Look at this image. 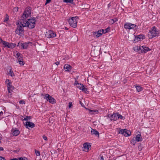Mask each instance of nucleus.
Listing matches in <instances>:
<instances>
[{"label":"nucleus","mask_w":160,"mask_h":160,"mask_svg":"<svg viewBox=\"0 0 160 160\" xmlns=\"http://www.w3.org/2000/svg\"><path fill=\"white\" fill-rule=\"evenodd\" d=\"M118 114L119 113L117 112L113 113V114H109L107 115V117L109 118L111 121H116L118 119Z\"/></svg>","instance_id":"nucleus-6"},{"label":"nucleus","mask_w":160,"mask_h":160,"mask_svg":"<svg viewBox=\"0 0 160 160\" xmlns=\"http://www.w3.org/2000/svg\"><path fill=\"white\" fill-rule=\"evenodd\" d=\"M7 88L8 93H11V92L12 91V90L14 88V87L12 86L11 84L8 86Z\"/></svg>","instance_id":"nucleus-21"},{"label":"nucleus","mask_w":160,"mask_h":160,"mask_svg":"<svg viewBox=\"0 0 160 160\" xmlns=\"http://www.w3.org/2000/svg\"><path fill=\"white\" fill-rule=\"evenodd\" d=\"M3 148L2 147H0V150H1V151H3Z\"/></svg>","instance_id":"nucleus-55"},{"label":"nucleus","mask_w":160,"mask_h":160,"mask_svg":"<svg viewBox=\"0 0 160 160\" xmlns=\"http://www.w3.org/2000/svg\"><path fill=\"white\" fill-rule=\"evenodd\" d=\"M59 62H55V64L57 65H59Z\"/></svg>","instance_id":"nucleus-54"},{"label":"nucleus","mask_w":160,"mask_h":160,"mask_svg":"<svg viewBox=\"0 0 160 160\" xmlns=\"http://www.w3.org/2000/svg\"><path fill=\"white\" fill-rule=\"evenodd\" d=\"M99 159L100 160H104L103 158V156H100L99 157Z\"/></svg>","instance_id":"nucleus-50"},{"label":"nucleus","mask_w":160,"mask_h":160,"mask_svg":"<svg viewBox=\"0 0 160 160\" xmlns=\"http://www.w3.org/2000/svg\"><path fill=\"white\" fill-rule=\"evenodd\" d=\"M35 153L36 154V155L37 156H39L40 155V152L39 151L37 150L36 149L35 150Z\"/></svg>","instance_id":"nucleus-35"},{"label":"nucleus","mask_w":160,"mask_h":160,"mask_svg":"<svg viewBox=\"0 0 160 160\" xmlns=\"http://www.w3.org/2000/svg\"><path fill=\"white\" fill-rule=\"evenodd\" d=\"M89 112L91 113V114H93L94 113V112H98V111H93L91 110H89Z\"/></svg>","instance_id":"nucleus-43"},{"label":"nucleus","mask_w":160,"mask_h":160,"mask_svg":"<svg viewBox=\"0 0 160 160\" xmlns=\"http://www.w3.org/2000/svg\"><path fill=\"white\" fill-rule=\"evenodd\" d=\"M150 50V49H149V48L148 47H146L144 46H141L140 51L141 53H146L148 51Z\"/></svg>","instance_id":"nucleus-13"},{"label":"nucleus","mask_w":160,"mask_h":160,"mask_svg":"<svg viewBox=\"0 0 160 160\" xmlns=\"http://www.w3.org/2000/svg\"><path fill=\"white\" fill-rule=\"evenodd\" d=\"M51 1V0H47L45 5H46L47 4L49 3Z\"/></svg>","instance_id":"nucleus-49"},{"label":"nucleus","mask_w":160,"mask_h":160,"mask_svg":"<svg viewBox=\"0 0 160 160\" xmlns=\"http://www.w3.org/2000/svg\"><path fill=\"white\" fill-rule=\"evenodd\" d=\"M31 14V8L30 7H27L26 8L22 17L23 19L27 18L29 16H30Z\"/></svg>","instance_id":"nucleus-3"},{"label":"nucleus","mask_w":160,"mask_h":160,"mask_svg":"<svg viewBox=\"0 0 160 160\" xmlns=\"http://www.w3.org/2000/svg\"><path fill=\"white\" fill-rule=\"evenodd\" d=\"M42 137H43V139L45 140H47V137H46V136H45V135H43L42 136Z\"/></svg>","instance_id":"nucleus-48"},{"label":"nucleus","mask_w":160,"mask_h":160,"mask_svg":"<svg viewBox=\"0 0 160 160\" xmlns=\"http://www.w3.org/2000/svg\"><path fill=\"white\" fill-rule=\"evenodd\" d=\"M4 46V47H7L8 48L12 49L16 46V44L12 43H9L8 42H6Z\"/></svg>","instance_id":"nucleus-11"},{"label":"nucleus","mask_w":160,"mask_h":160,"mask_svg":"<svg viewBox=\"0 0 160 160\" xmlns=\"http://www.w3.org/2000/svg\"><path fill=\"white\" fill-rule=\"evenodd\" d=\"M140 40L139 39V38H138V37L137 36V37H135V39L134 40V41L135 42H136L138 41H139Z\"/></svg>","instance_id":"nucleus-42"},{"label":"nucleus","mask_w":160,"mask_h":160,"mask_svg":"<svg viewBox=\"0 0 160 160\" xmlns=\"http://www.w3.org/2000/svg\"><path fill=\"white\" fill-rule=\"evenodd\" d=\"M42 95L44 96V99H46L47 101H49L50 103L53 104L55 102V100L49 94H45V95L42 94Z\"/></svg>","instance_id":"nucleus-4"},{"label":"nucleus","mask_w":160,"mask_h":160,"mask_svg":"<svg viewBox=\"0 0 160 160\" xmlns=\"http://www.w3.org/2000/svg\"><path fill=\"white\" fill-rule=\"evenodd\" d=\"M0 42L2 43L3 45H4L6 41L3 40L1 38L0 39Z\"/></svg>","instance_id":"nucleus-41"},{"label":"nucleus","mask_w":160,"mask_h":160,"mask_svg":"<svg viewBox=\"0 0 160 160\" xmlns=\"http://www.w3.org/2000/svg\"><path fill=\"white\" fill-rule=\"evenodd\" d=\"M141 46H137L133 48L134 50L135 51H139V53H140Z\"/></svg>","instance_id":"nucleus-24"},{"label":"nucleus","mask_w":160,"mask_h":160,"mask_svg":"<svg viewBox=\"0 0 160 160\" xmlns=\"http://www.w3.org/2000/svg\"><path fill=\"white\" fill-rule=\"evenodd\" d=\"M64 68L66 71H70L72 69V67L69 65L65 64L64 66Z\"/></svg>","instance_id":"nucleus-16"},{"label":"nucleus","mask_w":160,"mask_h":160,"mask_svg":"<svg viewBox=\"0 0 160 160\" xmlns=\"http://www.w3.org/2000/svg\"><path fill=\"white\" fill-rule=\"evenodd\" d=\"M29 43H30V42H28V43L25 42L23 43L19 42L17 46L18 47L19 46L20 47H21L22 48L26 49L27 48L28 46V44Z\"/></svg>","instance_id":"nucleus-12"},{"label":"nucleus","mask_w":160,"mask_h":160,"mask_svg":"<svg viewBox=\"0 0 160 160\" xmlns=\"http://www.w3.org/2000/svg\"><path fill=\"white\" fill-rule=\"evenodd\" d=\"M91 133L92 134L98 136V137L99 136V132L95 129H92L91 131Z\"/></svg>","instance_id":"nucleus-20"},{"label":"nucleus","mask_w":160,"mask_h":160,"mask_svg":"<svg viewBox=\"0 0 160 160\" xmlns=\"http://www.w3.org/2000/svg\"><path fill=\"white\" fill-rule=\"evenodd\" d=\"M83 150L86 152H88L90 148H91V146L89 145L88 143H86L83 144Z\"/></svg>","instance_id":"nucleus-14"},{"label":"nucleus","mask_w":160,"mask_h":160,"mask_svg":"<svg viewBox=\"0 0 160 160\" xmlns=\"http://www.w3.org/2000/svg\"><path fill=\"white\" fill-rule=\"evenodd\" d=\"M8 74L12 77H13L14 76V74L12 71L11 69L8 72Z\"/></svg>","instance_id":"nucleus-31"},{"label":"nucleus","mask_w":160,"mask_h":160,"mask_svg":"<svg viewBox=\"0 0 160 160\" xmlns=\"http://www.w3.org/2000/svg\"><path fill=\"white\" fill-rule=\"evenodd\" d=\"M3 114V112L2 111H1L0 112V118H1V117L2 116V115Z\"/></svg>","instance_id":"nucleus-51"},{"label":"nucleus","mask_w":160,"mask_h":160,"mask_svg":"<svg viewBox=\"0 0 160 160\" xmlns=\"http://www.w3.org/2000/svg\"><path fill=\"white\" fill-rule=\"evenodd\" d=\"M9 20V16L7 14H6V17L3 21V22H6L8 21Z\"/></svg>","instance_id":"nucleus-37"},{"label":"nucleus","mask_w":160,"mask_h":160,"mask_svg":"<svg viewBox=\"0 0 160 160\" xmlns=\"http://www.w3.org/2000/svg\"><path fill=\"white\" fill-rule=\"evenodd\" d=\"M78 19V17H72L68 20L69 24L72 27L75 28L77 26V19Z\"/></svg>","instance_id":"nucleus-2"},{"label":"nucleus","mask_w":160,"mask_h":160,"mask_svg":"<svg viewBox=\"0 0 160 160\" xmlns=\"http://www.w3.org/2000/svg\"><path fill=\"white\" fill-rule=\"evenodd\" d=\"M124 27L125 29L129 30L134 29V28H135V29H137L138 28V26L136 25L128 22L126 23L124 25Z\"/></svg>","instance_id":"nucleus-5"},{"label":"nucleus","mask_w":160,"mask_h":160,"mask_svg":"<svg viewBox=\"0 0 160 160\" xmlns=\"http://www.w3.org/2000/svg\"><path fill=\"white\" fill-rule=\"evenodd\" d=\"M118 20L117 18L111 19L110 20L109 22L113 24L117 21Z\"/></svg>","instance_id":"nucleus-27"},{"label":"nucleus","mask_w":160,"mask_h":160,"mask_svg":"<svg viewBox=\"0 0 160 160\" xmlns=\"http://www.w3.org/2000/svg\"><path fill=\"white\" fill-rule=\"evenodd\" d=\"M11 94H10V96H11ZM10 97H11V96H10Z\"/></svg>","instance_id":"nucleus-57"},{"label":"nucleus","mask_w":160,"mask_h":160,"mask_svg":"<svg viewBox=\"0 0 160 160\" xmlns=\"http://www.w3.org/2000/svg\"><path fill=\"white\" fill-rule=\"evenodd\" d=\"M31 118V117L30 116H26L25 118H22L23 120H26L29 119H30Z\"/></svg>","instance_id":"nucleus-36"},{"label":"nucleus","mask_w":160,"mask_h":160,"mask_svg":"<svg viewBox=\"0 0 160 160\" xmlns=\"http://www.w3.org/2000/svg\"><path fill=\"white\" fill-rule=\"evenodd\" d=\"M45 35L47 38H51L56 37V34L53 31L49 30L46 32V34Z\"/></svg>","instance_id":"nucleus-7"},{"label":"nucleus","mask_w":160,"mask_h":160,"mask_svg":"<svg viewBox=\"0 0 160 160\" xmlns=\"http://www.w3.org/2000/svg\"><path fill=\"white\" fill-rule=\"evenodd\" d=\"M35 23H28L27 27H28L30 29H32L35 27Z\"/></svg>","instance_id":"nucleus-23"},{"label":"nucleus","mask_w":160,"mask_h":160,"mask_svg":"<svg viewBox=\"0 0 160 160\" xmlns=\"http://www.w3.org/2000/svg\"><path fill=\"white\" fill-rule=\"evenodd\" d=\"M25 125L26 126V127L27 128H28V127L33 128L35 126V125L33 123L28 121H27L26 122Z\"/></svg>","instance_id":"nucleus-17"},{"label":"nucleus","mask_w":160,"mask_h":160,"mask_svg":"<svg viewBox=\"0 0 160 160\" xmlns=\"http://www.w3.org/2000/svg\"><path fill=\"white\" fill-rule=\"evenodd\" d=\"M138 38H139V39L140 40L141 39H143V38H145V36L143 35H138Z\"/></svg>","instance_id":"nucleus-34"},{"label":"nucleus","mask_w":160,"mask_h":160,"mask_svg":"<svg viewBox=\"0 0 160 160\" xmlns=\"http://www.w3.org/2000/svg\"><path fill=\"white\" fill-rule=\"evenodd\" d=\"M119 133L123 134L126 137L130 136L131 134V132L126 129L121 130L119 132Z\"/></svg>","instance_id":"nucleus-8"},{"label":"nucleus","mask_w":160,"mask_h":160,"mask_svg":"<svg viewBox=\"0 0 160 160\" xmlns=\"http://www.w3.org/2000/svg\"><path fill=\"white\" fill-rule=\"evenodd\" d=\"M77 81H76L75 82V84H76V85H77Z\"/></svg>","instance_id":"nucleus-56"},{"label":"nucleus","mask_w":160,"mask_h":160,"mask_svg":"<svg viewBox=\"0 0 160 160\" xmlns=\"http://www.w3.org/2000/svg\"><path fill=\"white\" fill-rule=\"evenodd\" d=\"M77 87L80 90H81L83 92L85 93H87L88 92L87 89L84 87V86L82 84L77 83Z\"/></svg>","instance_id":"nucleus-10"},{"label":"nucleus","mask_w":160,"mask_h":160,"mask_svg":"<svg viewBox=\"0 0 160 160\" xmlns=\"http://www.w3.org/2000/svg\"><path fill=\"white\" fill-rule=\"evenodd\" d=\"M17 58H18V62H19V61H22V60H23L22 57V55H21L20 56L18 57Z\"/></svg>","instance_id":"nucleus-38"},{"label":"nucleus","mask_w":160,"mask_h":160,"mask_svg":"<svg viewBox=\"0 0 160 160\" xmlns=\"http://www.w3.org/2000/svg\"><path fill=\"white\" fill-rule=\"evenodd\" d=\"M136 140L134 138H133L131 140V142L132 144L135 145L136 143Z\"/></svg>","instance_id":"nucleus-33"},{"label":"nucleus","mask_w":160,"mask_h":160,"mask_svg":"<svg viewBox=\"0 0 160 160\" xmlns=\"http://www.w3.org/2000/svg\"><path fill=\"white\" fill-rule=\"evenodd\" d=\"M0 160H6L4 158L0 157Z\"/></svg>","instance_id":"nucleus-53"},{"label":"nucleus","mask_w":160,"mask_h":160,"mask_svg":"<svg viewBox=\"0 0 160 160\" xmlns=\"http://www.w3.org/2000/svg\"><path fill=\"white\" fill-rule=\"evenodd\" d=\"M135 87L136 88L137 91L138 92H140L142 90V88L140 86H136Z\"/></svg>","instance_id":"nucleus-29"},{"label":"nucleus","mask_w":160,"mask_h":160,"mask_svg":"<svg viewBox=\"0 0 160 160\" xmlns=\"http://www.w3.org/2000/svg\"><path fill=\"white\" fill-rule=\"evenodd\" d=\"M22 55L19 52H17L16 54V55H15V56L16 57H17V58L20 56V55Z\"/></svg>","instance_id":"nucleus-46"},{"label":"nucleus","mask_w":160,"mask_h":160,"mask_svg":"<svg viewBox=\"0 0 160 160\" xmlns=\"http://www.w3.org/2000/svg\"><path fill=\"white\" fill-rule=\"evenodd\" d=\"M19 103L20 104H25V102L24 100H20L19 102Z\"/></svg>","instance_id":"nucleus-44"},{"label":"nucleus","mask_w":160,"mask_h":160,"mask_svg":"<svg viewBox=\"0 0 160 160\" xmlns=\"http://www.w3.org/2000/svg\"><path fill=\"white\" fill-rule=\"evenodd\" d=\"M72 105V102H69L68 103V107L69 108H70Z\"/></svg>","instance_id":"nucleus-47"},{"label":"nucleus","mask_w":160,"mask_h":160,"mask_svg":"<svg viewBox=\"0 0 160 160\" xmlns=\"http://www.w3.org/2000/svg\"><path fill=\"white\" fill-rule=\"evenodd\" d=\"M23 27L21 26L20 25H19V26H18L17 28V30H18L19 31H20L21 32H23L24 31V29L22 28Z\"/></svg>","instance_id":"nucleus-25"},{"label":"nucleus","mask_w":160,"mask_h":160,"mask_svg":"<svg viewBox=\"0 0 160 160\" xmlns=\"http://www.w3.org/2000/svg\"><path fill=\"white\" fill-rule=\"evenodd\" d=\"M6 84L7 87L11 84V82L10 80L9 79H7L6 81Z\"/></svg>","instance_id":"nucleus-26"},{"label":"nucleus","mask_w":160,"mask_h":160,"mask_svg":"<svg viewBox=\"0 0 160 160\" xmlns=\"http://www.w3.org/2000/svg\"><path fill=\"white\" fill-rule=\"evenodd\" d=\"M118 119L120 118L121 119L124 120L125 119V118L123 116H122V115H120L119 113L118 114Z\"/></svg>","instance_id":"nucleus-39"},{"label":"nucleus","mask_w":160,"mask_h":160,"mask_svg":"<svg viewBox=\"0 0 160 160\" xmlns=\"http://www.w3.org/2000/svg\"><path fill=\"white\" fill-rule=\"evenodd\" d=\"M103 29L100 30L97 32H94L93 35L96 37H99L102 35L103 33Z\"/></svg>","instance_id":"nucleus-15"},{"label":"nucleus","mask_w":160,"mask_h":160,"mask_svg":"<svg viewBox=\"0 0 160 160\" xmlns=\"http://www.w3.org/2000/svg\"><path fill=\"white\" fill-rule=\"evenodd\" d=\"M12 134L15 136L18 135L20 133V132L18 130L12 129Z\"/></svg>","instance_id":"nucleus-18"},{"label":"nucleus","mask_w":160,"mask_h":160,"mask_svg":"<svg viewBox=\"0 0 160 160\" xmlns=\"http://www.w3.org/2000/svg\"><path fill=\"white\" fill-rule=\"evenodd\" d=\"M1 142V141H0V143Z\"/></svg>","instance_id":"nucleus-58"},{"label":"nucleus","mask_w":160,"mask_h":160,"mask_svg":"<svg viewBox=\"0 0 160 160\" xmlns=\"http://www.w3.org/2000/svg\"><path fill=\"white\" fill-rule=\"evenodd\" d=\"M103 33H105L107 32H109L110 31V28L109 27L107 28L105 30L103 29Z\"/></svg>","instance_id":"nucleus-30"},{"label":"nucleus","mask_w":160,"mask_h":160,"mask_svg":"<svg viewBox=\"0 0 160 160\" xmlns=\"http://www.w3.org/2000/svg\"><path fill=\"white\" fill-rule=\"evenodd\" d=\"M63 2L66 3H72L73 2V0H63Z\"/></svg>","instance_id":"nucleus-32"},{"label":"nucleus","mask_w":160,"mask_h":160,"mask_svg":"<svg viewBox=\"0 0 160 160\" xmlns=\"http://www.w3.org/2000/svg\"><path fill=\"white\" fill-rule=\"evenodd\" d=\"M18 62L20 65H23L25 63L23 61V60L22 61H19V62Z\"/></svg>","instance_id":"nucleus-40"},{"label":"nucleus","mask_w":160,"mask_h":160,"mask_svg":"<svg viewBox=\"0 0 160 160\" xmlns=\"http://www.w3.org/2000/svg\"><path fill=\"white\" fill-rule=\"evenodd\" d=\"M28 23H35L36 21L35 18H31L29 19H28Z\"/></svg>","instance_id":"nucleus-22"},{"label":"nucleus","mask_w":160,"mask_h":160,"mask_svg":"<svg viewBox=\"0 0 160 160\" xmlns=\"http://www.w3.org/2000/svg\"><path fill=\"white\" fill-rule=\"evenodd\" d=\"M158 35L159 33L158 31L156 30V28L155 27H153L148 32V36L149 38H152L158 36Z\"/></svg>","instance_id":"nucleus-1"},{"label":"nucleus","mask_w":160,"mask_h":160,"mask_svg":"<svg viewBox=\"0 0 160 160\" xmlns=\"http://www.w3.org/2000/svg\"><path fill=\"white\" fill-rule=\"evenodd\" d=\"M18 10V7H15L13 9V11L14 12H17Z\"/></svg>","instance_id":"nucleus-45"},{"label":"nucleus","mask_w":160,"mask_h":160,"mask_svg":"<svg viewBox=\"0 0 160 160\" xmlns=\"http://www.w3.org/2000/svg\"><path fill=\"white\" fill-rule=\"evenodd\" d=\"M135 138L137 142L141 141L142 140V138L141 135L140 134L137 135L136 137Z\"/></svg>","instance_id":"nucleus-19"},{"label":"nucleus","mask_w":160,"mask_h":160,"mask_svg":"<svg viewBox=\"0 0 160 160\" xmlns=\"http://www.w3.org/2000/svg\"><path fill=\"white\" fill-rule=\"evenodd\" d=\"M15 32L16 34H18L20 36L22 35L23 34V32L17 29L16 30Z\"/></svg>","instance_id":"nucleus-28"},{"label":"nucleus","mask_w":160,"mask_h":160,"mask_svg":"<svg viewBox=\"0 0 160 160\" xmlns=\"http://www.w3.org/2000/svg\"><path fill=\"white\" fill-rule=\"evenodd\" d=\"M22 19L20 20L18 22V24L22 26L23 27H27L28 25V21L26 20H24L23 18H22V17H21Z\"/></svg>","instance_id":"nucleus-9"},{"label":"nucleus","mask_w":160,"mask_h":160,"mask_svg":"<svg viewBox=\"0 0 160 160\" xmlns=\"http://www.w3.org/2000/svg\"><path fill=\"white\" fill-rule=\"evenodd\" d=\"M17 160H23V158H19L17 159Z\"/></svg>","instance_id":"nucleus-52"}]
</instances>
